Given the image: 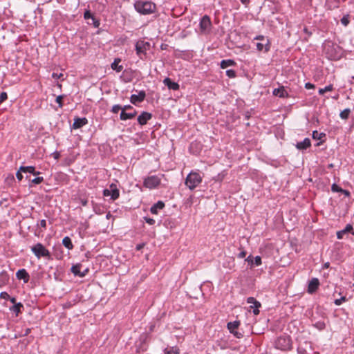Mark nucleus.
<instances>
[{
  "label": "nucleus",
  "instance_id": "f257e3e1",
  "mask_svg": "<svg viewBox=\"0 0 354 354\" xmlns=\"http://www.w3.org/2000/svg\"><path fill=\"white\" fill-rule=\"evenodd\" d=\"M136 10L141 15H150L155 12L156 6L151 1H136L134 3Z\"/></svg>",
  "mask_w": 354,
  "mask_h": 354
},
{
  "label": "nucleus",
  "instance_id": "f03ea898",
  "mask_svg": "<svg viewBox=\"0 0 354 354\" xmlns=\"http://www.w3.org/2000/svg\"><path fill=\"white\" fill-rule=\"evenodd\" d=\"M203 177L196 171H191L186 177L185 185L190 189L194 190L202 182Z\"/></svg>",
  "mask_w": 354,
  "mask_h": 354
},
{
  "label": "nucleus",
  "instance_id": "7ed1b4c3",
  "mask_svg": "<svg viewBox=\"0 0 354 354\" xmlns=\"http://www.w3.org/2000/svg\"><path fill=\"white\" fill-rule=\"evenodd\" d=\"M31 251L37 259H40L41 257L47 259H51L50 252L40 243H38L31 247Z\"/></svg>",
  "mask_w": 354,
  "mask_h": 354
},
{
  "label": "nucleus",
  "instance_id": "20e7f679",
  "mask_svg": "<svg viewBox=\"0 0 354 354\" xmlns=\"http://www.w3.org/2000/svg\"><path fill=\"white\" fill-rule=\"evenodd\" d=\"M275 347L281 351H289L292 348V343L290 337L281 336L275 342Z\"/></svg>",
  "mask_w": 354,
  "mask_h": 354
},
{
  "label": "nucleus",
  "instance_id": "39448f33",
  "mask_svg": "<svg viewBox=\"0 0 354 354\" xmlns=\"http://www.w3.org/2000/svg\"><path fill=\"white\" fill-rule=\"evenodd\" d=\"M160 183L161 177L156 175H153L146 178L144 180L143 185L145 187L152 189L158 187Z\"/></svg>",
  "mask_w": 354,
  "mask_h": 354
},
{
  "label": "nucleus",
  "instance_id": "423d86ee",
  "mask_svg": "<svg viewBox=\"0 0 354 354\" xmlns=\"http://www.w3.org/2000/svg\"><path fill=\"white\" fill-rule=\"evenodd\" d=\"M200 31L201 33H207L210 31L212 22L210 18L207 15L203 16L200 21Z\"/></svg>",
  "mask_w": 354,
  "mask_h": 354
},
{
  "label": "nucleus",
  "instance_id": "0eeeda50",
  "mask_svg": "<svg viewBox=\"0 0 354 354\" xmlns=\"http://www.w3.org/2000/svg\"><path fill=\"white\" fill-rule=\"evenodd\" d=\"M103 193H104V196H110L111 198L113 201H115L117 198H118V197L120 196L119 190L118 189V188H117V187H116V185L115 184H111L110 185V189H104Z\"/></svg>",
  "mask_w": 354,
  "mask_h": 354
},
{
  "label": "nucleus",
  "instance_id": "6e6552de",
  "mask_svg": "<svg viewBox=\"0 0 354 354\" xmlns=\"http://www.w3.org/2000/svg\"><path fill=\"white\" fill-rule=\"evenodd\" d=\"M240 325L239 321H234L232 322L227 323V329L230 330L231 333H232L236 338H242L243 334L239 331H236V330L238 328V327Z\"/></svg>",
  "mask_w": 354,
  "mask_h": 354
},
{
  "label": "nucleus",
  "instance_id": "1a4fd4ad",
  "mask_svg": "<svg viewBox=\"0 0 354 354\" xmlns=\"http://www.w3.org/2000/svg\"><path fill=\"white\" fill-rule=\"evenodd\" d=\"M149 48V43L143 41H139L136 44V50L138 55L140 56L142 54H145L147 49Z\"/></svg>",
  "mask_w": 354,
  "mask_h": 354
},
{
  "label": "nucleus",
  "instance_id": "9d476101",
  "mask_svg": "<svg viewBox=\"0 0 354 354\" xmlns=\"http://www.w3.org/2000/svg\"><path fill=\"white\" fill-rule=\"evenodd\" d=\"M245 261H247L250 267L252 268L254 266H259L261 265V258L259 256H256L254 258L250 255L245 259Z\"/></svg>",
  "mask_w": 354,
  "mask_h": 354
},
{
  "label": "nucleus",
  "instance_id": "9b49d317",
  "mask_svg": "<svg viewBox=\"0 0 354 354\" xmlns=\"http://www.w3.org/2000/svg\"><path fill=\"white\" fill-rule=\"evenodd\" d=\"M146 96V93L144 91L139 92L138 95L133 94L130 97V101L132 104H136L138 102H142Z\"/></svg>",
  "mask_w": 354,
  "mask_h": 354
},
{
  "label": "nucleus",
  "instance_id": "f8f14e48",
  "mask_svg": "<svg viewBox=\"0 0 354 354\" xmlns=\"http://www.w3.org/2000/svg\"><path fill=\"white\" fill-rule=\"evenodd\" d=\"M319 281L318 279L313 278L308 283V292L309 293H313L315 292L319 288Z\"/></svg>",
  "mask_w": 354,
  "mask_h": 354
},
{
  "label": "nucleus",
  "instance_id": "ddd939ff",
  "mask_svg": "<svg viewBox=\"0 0 354 354\" xmlns=\"http://www.w3.org/2000/svg\"><path fill=\"white\" fill-rule=\"evenodd\" d=\"M152 115L148 112H142L138 118V122L140 125H145L151 118Z\"/></svg>",
  "mask_w": 354,
  "mask_h": 354
},
{
  "label": "nucleus",
  "instance_id": "4468645a",
  "mask_svg": "<svg viewBox=\"0 0 354 354\" xmlns=\"http://www.w3.org/2000/svg\"><path fill=\"white\" fill-rule=\"evenodd\" d=\"M16 277L18 279H23L24 283H27L30 279V276L25 269L19 270L16 273Z\"/></svg>",
  "mask_w": 354,
  "mask_h": 354
},
{
  "label": "nucleus",
  "instance_id": "2eb2a0df",
  "mask_svg": "<svg viewBox=\"0 0 354 354\" xmlns=\"http://www.w3.org/2000/svg\"><path fill=\"white\" fill-rule=\"evenodd\" d=\"M82 266L80 264H77L75 266H73L71 268V272L75 275L79 277H84L86 275V272H88V269H86L84 272H81Z\"/></svg>",
  "mask_w": 354,
  "mask_h": 354
},
{
  "label": "nucleus",
  "instance_id": "dca6fc26",
  "mask_svg": "<svg viewBox=\"0 0 354 354\" xmlns=\"http://www.w3.org/2000/svg\"><path fill=\"white\" fill-rule=\"evenodd\" d=\"M87 122H88V120L86 118H77L74 120L73 127V129H77L81 128L84 125L86 124Z\"/></svg>",
  "mask_w": 354,
  "mask_h": 354
},
{
  "label": "nucleus",
  "instance_id": "f3484780",
  "mask_svg": "<svg viewBox=\"0 0 354 354\" xmlns=\"http://www.w3.org/2000/svg\"><path fill=\"white\" fill-rule=\"evenodd\" d=\"M310 145H311L310 140L309 138H305L303 141L298 142L296 145V147H297V149H298L299 150H304V149H306L307 148L310 147Z\"/></svg>",
  "mask_w": 354,
  "mask_h": 354
},
{
  "label": "nucleus",
  "instance_id": "a211bd4d",
  "mask_svg": "<svg viewBox=\"0 0 354 354\" xmlns=\"http://www.w3.org/2000/svg\"><path fill=\"white\" fill-rule=\"evenodd\" d=\"M163 82L169 89L176 91L179 88V85L176 82H172L169 77H166Z\"/></svg>",
  "mask_w": 354,
  "mask_h": 354
},
{
  "label": "nucleus",
  "instance_id": "6ab92c4d",
  "mask_svg": "<svg viewBox=\"0 0 354 354\" xmlns=\"http://www.w3.org/2000/svg\"><path fill=\"white\" fill-rule=\"evenodd\" d=\"M272 93L274 95L279 96V97H286L288 96V93L283 86L274 88Z\"/></svg>",
  "mask_w": 354,
  "mask_h": 354
},
{
  "label": "nucleus",
  "instance_id": "aec40b11",
  "mask_svg": "<svg viewBox=\"0 0 354 354\" xmlns=\"http://www.w3.org/2000/svg\"><path fill=\"white\" fill-rule=\"evenodd\" d=\"M20 171H22L24 173L28 172V173L32 174L35 176H37V175L40 174L39 171H35V168L33 166H26V167L21 166Z\"/></svg>",
  "mask_w": 354,
  "mask_h": 354
},
{
  "label": "nucleus",
  "instance_id": "412c9836",
  "mask_svg": "<svg viewBox=\"0 0 354 354\" xmlns=\"http://www.w3.org/2000/svg\"><path fill=\"white\" fill-rule=\"evenodd\" d=\"M257 48L259 51L268 52L269 50V41L266 40V41H261L257 43Z\"/></svg>",
  "mask_w": 354,
  "mask_h": 354
},
{
  "label": "nucleus",
  "instance_id": "4be33fe9",
  "mask_svg": "<svg viewBox=\"0 0 354 354\" xmlns=\"http://www.w3.org/2000/svg\"><path fill=\"white\" fill-rule=\"evenodd\" d=\"M165 207V203L162 201H158L150 209V212L153 214H157L158 209H162Z\"/></svg>",
  "mask_w": 354,
  "mask_h": 354
},
{
  "label": "nucleus",
  "instance_id": "5701e85b",
  "mask_svg": "<svg viewBox=\"0 0 354 354\" xmlns=\"http://www.w3.org/2000/svg\"><path fill=\"white\" fill-rule=\"evenodd\" d=\"M136 114H137V112L135 110L131 113H126L125 111H122L120 113V120H127L129 119L133 118L136 115Z\"/></svg>",
  "mask_w": 354,
  "mask_h": 354
},
{
  "label": "nucleus",
  "instance_id": "b1692460",
  "mask_svg": "<svg viewBox=\"0 0 354 354\" xmlns=\"http://www.w3.org/2000/svg\"><path fill=\"white\" fill-rule=\"evenodd\" d=\"M352 230H353L352 225L350 224H348L344 230L337 232V238L338 239H342L343 238V236L345 234H346Z\"/></svg>",
  "mask_w": 354,
  "mask_h": 354
},
{
  "label": "nucleus",
  "instance_id": "393cba45",
  "mask_svg": "<svg viewBox=\"0 0 354 354\" xmlns=\"http://www.w3.org/2000/svg\"><path fill=\"white\" fill-rule=\"evenodd\" d=\"M120 61L121 59L119 58L115 59L114 62L111 64V68L117 72H120L123 69L122 66L119 65Z\"/></svg>",
  "mask_w": 354,
  "mask_h": 354
},
{
  "label": "nucleus",
  "instance_id": "a878e982",
  "mask_svg": "<svg viewBox=\"0 0 354 354\" xmlns=\"http://www.w3.org/2000/svg\"><path fill=\"white\" fill-rule=\"evenodd\" d=\"M235 64L236 62L232 59H224L221 61L220 66L221 68H226Z\"/></svg>",
  "mask_w": 354,
  "mask_h": 354
},
{
  "label": "nucleus",
  "instance_id": "bb28decb",
  "mask_svg": "<svg viewBox=\"0 0 354 354\" xmlns=\"http://www.w3.org/2000/svg\"><path fill=\"white\" fill-rule=\"evenodd\" d=\"M62 244L68 250H71L73 248L71 239L68 236H65L62 239Z\"/></svg>",
  "mask_w": 354,
  "mask_h": 354
},
{
  "label": "nucleus",
  "instance_id": "cd10ccee",
  "mask_svg": "<svg viewBox=\"0 0 354 354\" xmlns=\"http://www.w3.org/2000/svg\"><path fill=\"white\" fill-rule=\"evenodd\" d=\"M164 353L165 354H178L179 349L177 346L168 347L164 350Z\"/></svg>",
  "mask_w": 354,
  "mask_h": 354
},
{
  "label": "nucleus",
  "instance_id": "c85d7f7f",
  "mask_svg": "<svg viewBox=\"0 0 354 354\" xmlns=\"http://www.w3.org/2000/svg\"><path fill=\"white\" fill-rule=\"evenodd\" d=\"M23 307V305L21 303H18L17 304L13 305L12 307L10 308V310L14 313H16L17 315L20 311L21 308Z\"/></svg>",
  "mask_w": 354,
  "mask_h": 354
},
{
  "label": "nucleus",
  "instance_id": "c756f323",
  "mask_svg": "<svg viewBox=\"0 0 354 354\" xmlns=\"http://www.w3.org/2000/svg\"><path fill=\"white\" fill-rule=\"evenodd\" d=\"M333 89V86L332 84L328 85V86H326V87H324L323 88H319V94L323 95L326 92L331 91Z\"/></svg>",
  "mask_w": 354,
  "mask_h": 354
},
{
  "label": "nucleus",
  "instance_id": "7c9ffc66",
  "mask_svg": "<svg viewBox=\"0 0 354 354\" xmlns=\"http://www.w3.org/2000/svg\"><path fill=\"white\" fill-rule=\"evenodd\" d=\"M324 136L325 133H319L317 131H314L313 132V138L315 140H322Z\"/></svg>",
  "mask_w": 354,
  "mask_h": 354
},
{
  "label": "nucleus",
  "instance_id": "2f4dec72",
  "mask_svg": "<svg viewBox=\"0 0 354 354\" xmlns=\"http://www.w3.org/2000/svg\"><path fill=\"white\" fill-rule=\"evenodd\" d=\"M350 113L351 110L349 109H346L340 113L339 116L342 119L346 120L348 118Z\"/></svg>",
  "mask_w": 354,
  "mask_h": 354
},
{
  "label": "nucleus",
  "instance_id": "473e14b6",
  "mask_svg": "<svg viewBox=\"0 0 354 354\" xmlns=\"http://www.w3.org/2000/svg\"><path fill=\"white\" fill-rule=\"evenodd\" d=\"M247 303L251 304H255V307H261V303L258 301H257L254 297H248L247 299Z\"/></svg>",
  "mask_w": 354,
  "mask_h": 354
},
{
  "label": "nucleus",
  "instance_id": "72a5a7b5",
  "mask_svg": "<svg viewBox=\"0 0 354 354\" xmlns=\"http://www.w3.org/2000/svg\"><path fill=\"white\" fill-rule=\"evenodd\" d=\"M226 75L230 78H234L236 77V72L234 70L229 69L226 71Z\"/></svg>",
  "mask_w": 354,
  "mask_h": 354
},
{
  "label": "nucleus",
  "instance_id": "f704fd0d",
  "mask_svg": "<svg viewBox=\"0 0 354 354\" xmlns=\"http://www.w3.org/2000/svg\"><path fill=\"white\" fill-rule=\"evenodd\" d=\"M84 19H91V20H95L94 16L91 13V12L89 10H86L84 12Z\"/></svg>",
  "mask_w": 354,
  "mask_h": 354
},
{
  "label": "nucleus",
  "instance_id": "c9c22d12",
  "mask_svg": "<svg viewBox=\"0 0 354 354\" xmlns=\"http://www.w3.org/2000/svg\"><path fill=\"white\" fill-rule=\"evenodd\" d=\"M341 23L342 24V25H344V26H348V24H349V19H348V15H345L344 16L342 19H341Z\"/></svg>",
  "mask_w": 354,
  "mask_h": 354
},
{
  "label": "nucleus",
  "instance_id": "e433bc0d",
  "mask_svg": "<svg viewBox=\"0 0 354 354\" xmlns=\"http://www.w3.org/2000/svg\"><path fill=\"white\" fill-rule=\"evenodd\" d=\"M43 181H44L43 177H36L35 178L32 179L31 182H32V183L38 185V184H40L41 183H42Z\"/></svg>",
  "mask_w": 354,
  "mask_h": 354
},
{
  "label": "nucleus",
  "instance_id": "4c0bfd02",
  "mask_svg": "<svg viewBox=\"0 0 354 354\" xmlns=\"http://www.w3.org/2000/svg\"><path fill=\"white\" fill-rule=\"evenodd\" d=\"M331 190L334 192H340L343 191V189L337 186L336 184H333L331 186Z\"/></svg>",
  "mask_w": 354,
  "mask_h": 354
},
{
  "label": "nucleus",
  "instance_id": "58836bf2",
  "mask_svg": "<svg viewBox=\"0 0 354 354\" xmlns=\"http://www.w3.org/2000/svg\"><path fill=\"white\" fill-rule=\"evenodd\" d=\"M64 98V95H58L56 97V102L59 104V107L62 108L63 106L62 100Z\"/></svg>",
  "mask_w": 354,
  "mask_h": 354
},
{
  "label": "nucleus",
  "instance_id": "ea45409f",
  "mask_svg": "<svg viewBox=\"0 0 354 354\" xmlns=\"http://www.w3.org/2000/svg\"><path fill=\"white\" fill-rule=\"evenodd\" d=\"M8 98V95L6 92H2L0 94V104L3 102L5 100H6Z\"/></svg>",
  "mask_w": 354,
  "mask_h": 354
},
{
  "label": "nucleus",
  "instance_id": "a19ab883",
  "mask_svg": "<svg viewBox=\"0 0 354 354\" xmlns=\"http://www.w3.org/2000/svg\"><path fill=\"white\" fill-rule=\"evenodd\" d=\"M120 110H122V106L119 104H115L112 107L111 111L117 113Z\"/></svg>",
  "mask_w": 354,
  "mask_h": 354
},
{
  "label": "nucleus",
  "instance_id": "79ce46f5",
  "mask_svg": "<svg viewBox=\"0 0 354 354\" xmlns=\"http://www.w3.org/2000/svg\"><path fill=\"white\" fill-rule=\"evenodd\" d=\"M346 300L345 297H342L340 299H337L335 300V304L337 306H339L342 304V302Z\"/></svg>",
  "mask_w": 354,
  "mask_h": 354
},
{
  "label": "nucleus",
  "instance_id": "37998d69",
  "mask_svg": "<svg viewBox=\"0 0 354 354\" xmlns=\"http://www.w3.org/2000/svg\"><path fill=\"white\" fill-rule=\"evenodd\" d=\"M0 298L3 299H10V295L6 292H2L0 294Z\"/></svg>",
  "mask_w": 354,
  "mask_h": 354
},
{
  "label": "nucleus",
  "instance_id": "c03bdc74",
  "mask_svg": "<svg viewBox=\"0 0 354 354\" xmlns=\"http://www.w3.org/2000/svg\"><path fill=\"white\" fill-rule=\"evenodd\" d=\"M145 220L149 225H153L155 223V220L153 218L145 217Z\"/></svg>",
  "mask_w": 354,
  "mask_h": 354
},
{
  "label": "nucleus",
  "instance_id": "a18cd8bd",
  "mask_svg": "<svg viewBox=\"0 0 354 354\" xmlns=\"http://www.w3.org/2000/svg\"><path fill=\"white\" fill-rule=\"evenodd\" d=\"M0 278H2L3 281L5 283L6 281H8V277L6 274L1 273L0 274Z\"/></svg>",
  "mask_w": 354,
  "mask_h": 354
},
{
  "label": "nucleus",
  "instance_id": "49530a36",
  "mask_svg": "<svg viewBox=\"0 0 354 354\" xmlns=\"http://www.w3.org/2000/svg\"><path fill=\"white\" fill-rule=\"evenodd\" d=\"M21 172H23L22 171H20V169H19V171L17 172L16 174V176H17V178L19 180H21L22 178H23V176L21 174Z\"/></svg>",
  "mask_w": 354,
  "mask_h": 354
},
{
  "label": "nucleus",
  "instance_id": "de8ad7c7",
  "mask_svg": "<svg viewBox=\"0 0 354 354\" xmlns=\"http://www.w3.org/2000/svg\"><path fill=\"white\" fill-rule=\"evenodd\" d=\"M52 77L55 79H59L61 77H63V74L62 73H60V74H57V73H53L52 74Z\"/></svg>",
  "mask_w": 354,
  "mask_h": 354
},
{
  "label": "nucleus",
  "instance_id": "09e8293b",
  "mask_svg": "<svg viewBox=\"0 0 354 354\" xmlns=\"http://www.w3.org/2000/svg\"><path fill=\"white\" fill-rule=\"evenodd\" d=\"M7 203V199L6 198H3L2 200L0 201V206H5V207H8V204L6 203Z\"/></svg>",
  "mask_w": 354,
  "mask_h": 354
},
{
  "label": "nucleus",
  "instance_id": "8fccbe9b",
  "mask_svg": "<svg viewBox=\"0 0 354 354\" xmlns=\"http://www.w3.org/2000/svg\"><path fill=\"white\" fill-rule=\"evenodd\" d=\"M255 39H257V40H260L261 41H266V40H268L263 35H259V36H257L255 37Z\"/></svg>",
  "mask_w": 354,
  "mask_h": 354
},
{
  "label": "nucleus",
  "instance_id": "3c124183",
  "mask_svg": "<svg viewBox=\"0 0 354 354\" xmlns=\"http://www.w3.org/2000/svg\"><path fill=\"white\" fill-rule=\"evenodd\" d=\"M305 87L307 88V89H310V88H315V85L310 83V82H308L305 84Z\"/></svg>",
  "mask_w": 354,
  "mask_h": 354
},
{
  "label": "nucleus",
  "instance_id": "603ef678",
  "mask_svg": "<svg viewBox=\"0 0 354 354\" xmlns=\"http://www.w3.org/2000/svg\"><path fill=\"white\" fill-rule=\"evenodd\" d=\"M246 256V252L243 250L239 254L238 257L240 259L244 258Z\"/></svg>",
  "mask_w": 354,
  "mask_h": 354
},
{
  "label": "nucleus",
  "instance_id": "864d4df0",
  "mask_svg": "<svg viewBox=\"0 0 354 354\" xmlns=\"http://www.w3.org/2000/svg\"><path fill=\"white\" fill-rule=\"evenodd\" d=\"M40 226L41 227L46 228V221L44 219L40 221Z\"/></svg>",
  "mask_w": 354,
  "mask_h": 354
},
{
  "label": "nucleus",
  "instance_id": "5fc2aeb1",
  "mask_svg": "<svg viewBox=\"0 0 354 354\" xmlns=\"http://www.w3.org/2000/svg\"><path fill=\"white\" fill-rule=\"evenodd\" d=\"M92 23L94 25L95 27H98L100 26V22L98 20H97L95 18V20H92Z\"/></svg>",
  "mask_w": 354,
  "mask_h": 354
},
{
  "label": "nucleus",
  "instance_id": "6e6d98bb",
  "mask_svg": "<svg viewBox=\"0 0 354 354\" xmlns=\"http://www.w3.org/2000/svg\"><path fill=\"white\" fill-rule=\"evenodd\" d=\"M133 107L131 105H126L124 107H122V111H125L127 109H132Z\"/></svg>",
  "mask_w": 354,
  "mask_h": 354
},
{
  "label": "nucleus",
  "instance_id": "4d7b16f0",
  "mask_svg": "<svg viewBox=\"0 0 354 354\" xmlns=\"http://www.w3.org/2000/svg\"><path fill=\"white\" fill-rule=\"evenodd\" d=\"M80 203L83 206H86L88 201L86 199H80Z\"/></svg>",
  "mask_w": 354,
  "mask_h": 354
},
{
  "label": "nucleus",
  "instance_id": "13d9d810",
  "mask_svg": "<svg viewBox=\"0 0 354 354\" xmlns=\"http://www.w3.org/2000/svg\"><path fill=\"white\" fill-rule=\"evenodd\" d=\"M259 307H255V308H253V313L257 315L259 313Z\"/></svg>",
  "mask_w": 354,
  "mask_h": 354
},
{
  "label": "nucleus",
  "instance_id": "bf43d9fd",
  "mask_svg": "<svg viewBox=\"0 0 354 354\" xmlns=\"http://www.w3.org/2000/svg\"><path fill=\"white\" fill-rule=\"evenodd\" d=\"M144 245H145V244H143V243L137 245L136 250H140L141 249L143 248Z\"/></svg>",
  "mask_w": 354,
  "mask_h": 354
},
{
  "label": "nucleus",
  "instance_id": "052dcab7",
  "mask_svg": "<svg viewBox=\"0 0 354 354\" xmlns=\"http://www.w3.org/2000/svg\"><path fill=\"white\" fill-rule=\"evenodd\" d=\"M9 300H10V302H12L14 305H15V304H16V299H15V297H10Z\"/></svg>",
  "mask_w": 354,
  "mask_h": 354
},
{
  "label": "nucleus",
  "instance_id": "680f3d73",
  "mask_svg": "<svg viewBox=\"0 0 354 354\" xmlns=\"http://www.w3.org/2000/svg\"><path fill=\"white\" fill-rule=\"evenodd\" d=\"M342 193L344 194L346 196H348L350 195V192L347 190L343 189V191L341 192Z\"/></svg>",
  "mask_w": 354,
  "mask_h": 354
},
{
  "label": "nucleus",
  "instance_id": "e2e57ef3",
  "mask_svg": "<svg viewBox=\"0 0 354 354\" xmlns=\"http://www.w3.org/2000/svg\"><path fill=\"white\" fill-rule=\"evenodd\" d=\"M30 329L26 328L24 335H28L30 333Z\"/></svg>",
  "mask_w": 354,
  "mask_h": 354
},
{
  "label": "nucleus",
  "instance_id": "0e129e2a",
  "mask_svg": "<svg viewBox=\"0 0 354 354\" xmlns=\"http://www.w3.org/2000/svg\"><path fill=\"white\" fill-rule=\"evenodd\" d=\"M241 2L243 3V4H247L249 3L250 0H240Z\"/></svg>",
  "mask_w": 354,
  "mask_h": 354
},
{
  "label": "nucleus",
  "instance_id": "69168bd1",
  "mask_svg": "<svg viewBox=\"0 0 354 354\" xmlns=\"http://www.w3.org/2000/svg\"><path fill=\"white\" fill-rule=\"evenodd\" d=\"M15 180L14 176H11V177H10V180H11V181H12V180Z\"/></svg>",
  "mask_w": 354,
  "mask_h": 354
},
{
  "label": "nucleus",
  "instance_id": "338daca9",
  "mask_svg": "<svg viewBox=\"0 0 354 354\" xmlns=\"http://www.w3.org/2000/svg\"><path fill=\"white\" fill-rule=\"evenodd\" d=\"M250 308H255V304H252V306H250Z\"/></svg>",
  "mask_w": 354,
  "mask_h": 354
},
{
  "label": "nucleus",
  "instance_id": "774afa93",
  "mask_svg": "<svg viewBox=\"0 0 354 354\" xmlns=\"http://www.w3.org/2000/svg\"><path fill=\"white\" fill-rule=\"evenodd\" d=\"M328 263L325 264V267H328Z\"/></svg>",
  "mask_w": 354,
  "mask_h": 354
}]
</instances>
